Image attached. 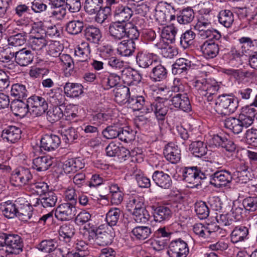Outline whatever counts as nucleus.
I'll use <instances>...</instances> for the list:
<instances>
[{"label":"nucleus","instance_id":"nucleus-53","mask_svg":"<svg viewBox=\"0 0 257 257\" xmlns=\"http://www.w3.org/2000/svg\"><path fill=\"white\" fill-rule=\"evenodd\" d=\"M118 139L125 143H130L135 138V132L129 126L121 127Z\"/></svg>","mask_w":257,"mask_h":257},{"label":"nucleus","instance_id":"nucleus-25","mask_svg":"<svg viewBox=\"0 0 257 257\" xmlns=\"http://www.w3.org/2000/svg\"><path fill=\"white\" fill-rule=\"evenodd\" d=\"M249 231L247 227L239 225L235 227L230 234L231 241L233 243L244 241L248 238Z\"/></svg>","mask_w":257,"mask_h":257},{"label":"nucleus","instance_id":"nucleus-35","mask_svg":"<svg viewBox=\"0 0 257 257\" xmlns=\"http://www.w3.org/2000/svg\"><path fill=\"white\" fill-rule=\"evenodd\" d=\"M90 53V47L87 42H82L78 46L75 50V54L80 62L86 63L89 59V55Z\"/></svg>","mask_w":257,"mask_h":257},{"label":"nucleus","instance_id":"nucleus-46","mask_svg":"<svg viewBox=\"0 0 257 257\" xmlns=\"http://www.w3.org/2000/svg\"><path fill=\"white\" fill-rule=\"evenodd\" d=\"M64 115L62 109L58 106L50 108L46 114L47 119L53 123L59 120Z\"/></svg>","mask_w":257,"mask_h":257},{"label":"nucleus","instance_id":"nucleus-9","mask_svg":"<svg viewBox=\"0 0 257 257\" xmlns=\"http://www.w3.org/2000/svg\"><path fill=\"white\" fill-rule=\"evenodd\" d=\"M210 177V184L216 187L226 186L232 179L230 172L226 170L217 171Z\"/></svg>","mask_w":257,"mask_h":257},{"label":"nucleus","instance_id":"nucleus-24","mask_svg":"<svg viewBox=\"0 0 257 257\" xmlns=\"http://www.w3.org/2000/svg\"><path fill=\"white\" fill-rule=\"evenodd\" d=\"M11 108L13 113L16 116L24 117L28 113H30L29 102L18 99L14 100L11 105Z\"/></svg>","mask_w":257,"mask_h":257},{"label":"nucleus","instance_id":"nucleus-22","mask_svg":"<svg viewBox=\"0 0 257 257\" xmlns=\"http://www.w3.org/2000/svg\"><path fill=\"white\" fill-rule=\"evenodd\" d=\"M83 33L86 40L94 44H99L102 38L100 30L93 25H87L84 29Z\"/></svg>","mask_w":257,"mask_h":257},{"label":"nucleus","instance_id":"nucleus-2","mask_svg":"<svg viewBox=\"0 0 257 257\" xmlns=\"http://www.w3.org/2000/svg\"><path fill=\"white\" fill-rule=\"evenodd\" d=\"M6 237L5 254L2 255V257H8L9 255L19 254L22 251L23 243L20 236L18 234L7 233Z\"/></svg>","mask_w":257,"mask_h":257},{"label":"nucleus","instance_id":"nucleus-5","mask_svg":"<svg viewBox=\"0 0 257 257\" xmlns=\"http://www.w3.org/2000/svg\"><path fill=\"white\" fill-rule=\"evenodd\" d=\"M194 86L200 95H215L219 90V86L215 80L202 79L194 82Z\"/></svg>","mask_w":257,"mask_h":257},{"label":"nucleus","instance_id":"nucleus-57","mask_svg":"<svg viewBox=\"0 0 257 257\" xmlns=\"http://www.w3.org/2000/svg\"><path fill=\"white\" fill-rule=\"evenodd\" d=\"M11 94L12 96L19 98H24L27 96L28 91L24 85L16 83L11 87Z\"/></svg>","mask_w":257,"mask_h":257},{"label":"nucleus","instance_id":"nucleus-55","mask_svg":"<svg viewBox=\"0 0 257 257\" xmlns=\"http://www.w3.org/2000/svg\"><path fill=\"white\" fill-rule=\"evenodd\" d=\"M27 33L24 31L10 36L8 38L10 45L17 47L25 44L27 41Z\"/></svg>","mask_w":257,"mask_h":257},{"label":"nucleus","instance_id":"nucleus-58","mask_svg":"<svg viewBox=\"0 0 257 257\" xmlns=\"http://www.w3.org/2000/svg\"><path fill=\"white\" fill-rule=\"evenodd\" d=\"M196 34L191 30H187L183 33L180 37V45L184 48L186 49L193 44V40Z\"/></svg>","mask_w":257,"mask_h":257},{"label":"nucleus","instance_id":"nucleus-36","mask_svg":"<svg viewBox=\"0 0 257 257\" xmlns=\"http://www.w3.org/2000/svg\"><path fill=\"white\" fill-rule=\"evenodd\" d=\"M189 150L195 157L201 158L207 153V145L203 142H192L189 145Z\"/></svg>","mask_w":257,"mask_h":257},{"label":"nucleus","instance_id":"nucleus-19","mask_svg":"<svg viewBox=\"0 0 257 257\" xmlns=\"http://www.w3.org/2000/svg\"><path fill=\"white\" fill-rule=\"evenodd\" d=\"M201 50L204 57L207 59L215 57L219 50V46L216 41H206L201 46Z\"/></svg>","mask_w":257,"mask_h":257},{"label":"nucleus","instance_id":"nucleus-40","mask_svg":"<svg viewBox=\"0 0 257 257\" xmlns=\"http://www.w3.org/2000/svg\"><path fill=\"white\" fill-rule=\"evenodd\" d=\"M153 67L151 73V77L155 81H161L165 80L167 77V70L166 68L161 64L155 65Z\"/></svg>","mask_w":257,"mask_h":257},{"label":"nucleus","instance_id":"nucleus-39","mask_svg":"<svg viewBox=\"0 0 257 257\" xmlns=\"http://www.w3.org/2000/svg\"><path fill=\"white\" fill-rule=\"evenodd\" d=\"M103 0H85L84 5L85 12L89 15H93L101 10Z\"/></svg>","mask_w":257,"mask_h":257},{"label":"nucleus","instance_id":"nucleus-13","mask_svg":"<svg viewBox=\"0 0 257 257\" xmlns=\"http://www.w3.org/2000/svg\"><path fill=\"white\" fill-rule=\"evenodd\" d=\"M169 101L175 108H179L184 111H189L191 109L189 98L186 93L175 94L169 99Z\"/></svg>","mask_w":257,"mask_h":257},{"label":"nucleus","instance_id":"nucleus-59","mask_svg":"<svg viewBox=\"0 0 257 257\" xmlns=\"http://www.w3.org/2000/svg\"><path fill=\"white\" fill-rule=\"evenodd\" d=\"M200 35L203 38H207V41H217L221 37L220 33L216 30L208 28L199 32Z\"/></svg>","mask_w":257,"mask_h":257},{"label":"nucleus","instance_id":"nucleus-63","mask_svg":"<svg viewBox=\"0 0 257 257\" xmlns=\"http://www.w3.org/2000/svg\"><path fill=\"white\" fill-rule=\"evenodd\" d=\"M249 110L251 111L252 113L250 114V115H248L246 114L241 113L238 116V118L240 121V123L242 130L244 127L246 128L253 123L254 120V113L255 109L253 108H248V110Z\"/></svg>","mask_w":257,"mask_h":257},{"label":"nucleus","instance_id":"nucleus-38","mask_svg":"<svg viewBox=\"0 0 257 257\" xmlns=\"http://www.w3.org/2000/svg\"><path fill=\"white\" fill-rule=\"evenodd\" d=\"M59 232L61 239L69 242L75 234V229L73 224L65 223L60 227Z\"/></svg>","mask_w":257,"mask_h":257},{"label":"nucleus","instance_id":"nucleus-49","mask_svg":"<svg viewBox=\"0 0 257 257\" xmlns=\"http://www.w3.org/2000/svg\"><path fill=\"white\" fill-rule=\"evenodd\" d=\"M107 156L115 157L121 155V153H126L127 154L130 151L123 147H119L114 142H111L105 148Z\"/></svg>","mask_w":257,"mask_h":257},{"label":"nucleus","instance_id":"nucleus-7","mask_svg":"<svg viewBox=\"0 0 257 257\" xmlns=\"http://www.w3.org/2000/svg\"><path fill=\"white\" fill-rule=\"evenodd\" d=\"M33 176L28 169L21 168L15 170L11 177V182L14 186H22L29 184Z\"/></svg>","mask_w":257,"mask_h":257},{"label":"nucleus","instance_id":"nucleus-60","mask_svg":"<svg viewBox=\"0 0 257 257\" xmlns=\"http://www.w3.org/2000/svg\"><path fill=\"white\" fill-rule=\"evenodd\" d=\"M195 211L201 219L206 218L209 214V208L203 201L197 202L195 204Z\"/></svg>","mask_w":257,"mask_h":257},{"label":"nucleus","instance_id":"nucleus-32","mask_svg":"<svg viewBox=\"0 0 257 257\" xmlns=\"http://www.w3.org/2000/svg\"><path fill=\"white\" fill-rule=\"evenodd\" d=\"M84 164L78 158H72L66 161L63 165V170L65 173H75L82 169Z\"/></svg>","mask_w":257,"mask_h":257},{"label":"nucleus","instance_id":"nucleus-44","mask_svg":"<svg viewBox=\"0 0 257 257\" xmlns=\"http://www.w3.org/2000/svg\"><path fill=\"white\" fill-rule=\"evenodd\" d=\"M194 12L192 9L187 8L182 10L179 16L177 17V21L181 24L190 23L194 19Z\"/></svg>","mask_w":257,"mask_h":257},{"label":"nucleus","instance_id":"nucleus-15","mask_svg":"<svg viewBox=\"0 0 257 257\" xmlns=\"http://www.w3.org/2000/svg\"><path fill=\"white\" fill-rule=\"evenodd\" d=\"M22 131L19 127L9 125L5 128L2 132V137L4 140L15 143L21 138Z\"/></svg>","mask_w":257,"mask_h":257},{"label":"nucleus","instance_id":"nucleus-6","mask_svg":"<svg viewBox=\"0 0 257 257\" xmlns=\"http://www.w3.org/2000/svg\"><path fill=\"white\" fill-rule=\"evenodd\" d=\"M188 253L187 243L181 238L172 240L169 245L167 251L170 257H186Z\"/></svg>","mask_w":257,"mask_h":257},{"label":"nucleus","instance_id":"nucleus-29","mask_svg":"<svg viewBox=\"0 0 257 257\" xmlns=\"http://www.w3.org/2000/svg\"><path fill=\"white\" fill-rule=\"evenodd\" d=\"M191 67V61L185 59H178L172 65V72L174 75H184Z\"/></svg>","mask_w":257,"mask_h":257},{"label":"nucleus","instance_id":"nucleus-11","mask_svg":"<svg viewBox=\"0 0 257 257\" xmlns=\"http://www.w3.org/2000/svg\"><path fill=\"white\" fill-rule=\"evenodd\" d=\"M108 34L111 39L118 42L126 38L125 23L112 22L109 25Z\"/></svg>","mask_w":257,"mask_h":257},{"label":"nucleus","instance_id":"nucleus-3","mask_svg":"<svg viewBox=\"0 0 257 257\" xmlns=\"http://www.w3.org/2000/svg\"><path fill=\"white\" fill-rule=\"evenodd\" d=\"M183 180L193 187L201 185L200 181L206 178L205 173L197 167H186L183 168Z\"/></svg>","mask_w":257,"mask_h":257},{"label":"nucleus","instance_id":"nucleus-51","mask_svg":"<svg viewBox=\"0 0 257 257\" xmlns=\"http://www.w3.org/2000/svg\"><path fill=\"white\" fill-rule=\"evenodd\" d=\"M50 101L54 105L61 106L64 104L65 96L59 90L51 89L47 93Z\"/></svg>","mask_w":257,"mask_h":257},{"label":"nucleus","instance_id":"nucleus-16","mask_svg":"<svg viewBox=\"0 0 257 257\" xmlns=\"http://www.w3.org/2000/svg\"><path fill=\"white\" fill-rule=\"evenodd\" d=\"M181 151L178 146L173 143H168L163 151L165 158L171 163L176 164L181 159Z\"/></svg>","mask_w":257,"mask_h":257},{"label":"nucleus","instance_id":"nucleus-56","mask_svg":"<svg viewBox=\"0 0 257 257\" xmlns=\"http://www.w3.org/2000/svg\"><path fill=\"white\" fill-rule=\"evenodd\" d=\"M144 206V198L140 196H134L130 198L127 207L128 211L135 212L139 209L141 210V208H145Z\"/></svg>","mask_w":257,"mask_h":257},{"label":"nucleus","instance_id":"nucleus-48","mask_svg":"<svg viewBox=\"0 0 257 257\" xmlns=\"http://www.w3.org/2000/svg\"><path fill=\"white\" fill-rule=\"evenodd\" d=\"M128 104L134 111L142 110L146 104V100L143 96L129 97Z\"/></svg>","mask_w":257,"mask_h":257},{"label":"nucleus","instance_id":"nucleus-26","mask_svg":"<svg viewBox=\"0 0 257 257\" xmlns=\"http://www.w3.org/2000/svg\"><path fill=\"white\" fill-rule=\"evenodd\" d=\"M53 158L49 156L37 157L33 159L32 168L37 171H45L52 165Z\"/></svg>","mask_w":257,"mask_h":257},{"label":"nucleus","instance_id":"nucleus-34","mask_svg":"<svg viewBox=\"0 0 257 257\" xmlns=\"http://www.w3.org/2000/svg\"><path fill=\"white\" fill-rule=\"evenodd\" d=\"M121 71L123 80L128 85L137 84L142 79L141 75L137 71L127 69Z\"/></svg>","mask_w":257,"mask_h":257},{"label":"nucleus","instance_id":"nucleus-64","mask_svg":"<svg viewBox=\"0 0 257 257\" xmlns=\"http://www.w3.org/2000/svg\"><path fill=\"white\" fill-rule=\"evenodd\" d=\"M256 41V40H252L248 37H242L239 38L238 42L241 45V53L242 54L248 53L251 48L254 46V42Z\"/></svg>","mask_w":257,"mask_h":257},{"label":"nucleus","instance_id":"nucleus-14","mask_svg":"<svg viewBox=\"0 0 257 257\" xmlns=\"http://www.w3.org/2000/svg\"><path fill=\"white\" fill-rule=\"evenodd\" d=\"M41 147L47 151H52L58 148L61 144L60 137L54 134H46L41 138Z\"/></svg>","mask_w":257,"mask_h":257},{"label":"nucleus","instance_id":"nucleus-10","mask_svg":"<svg viewBox=\"0 0 257 257\" xmlns=\"http://www.w3.org/2000/svg\"><path fill=\"white\" fill-rule=\"evenodd\" d=\"M169 103V99L162 98L153 102L154 112L160 124H163V122L165 119L168 111Z\"/></svg>","mask_w":257,"mask_h":257},{"label":"nucleus","instance_id":"nucleus-50","mask_svg":"<svg viewBox=\"0 0 257 257\" xmlns=\"http://www.w3.org/2000/svg\"><path fill=\"white\" fill-rule=\"evenodd\" d=\"M120 126L119 124L114 123L107 126L102 132L103 136L106 139H113L118 138Z\"/></svg>","mask_w":257,"mask_h":257},{"label":"nucleus","instance_id":"nucleus-8","mask_svg":"<svg viewBox=\"0 0 257 257\" xmlns=\"http://www.w3.org/2000/svg\"><path fill=\"white\" fill-rule=\"evenodd\" d=\"M76 209L75 205L69 203L59 205L55 210V216L59 220H70L75 215Z\"/></svg>","mask_w":257,"mask_h":257},{"label":"nucleus","instance_id":"nucleus-42","mask_svg":"<svg viewBox=\"0 0 257 257\" xmlns=\"http://www.w3.org/2000/svg\"><path fill=\"white\" fill-rule=\"evenodd\" d=\"M240 122L238 118L229 117L223 121V123L226 128L230 130L234 134H239L242 131Z\"/></svg>","mask_w":257,"mask_h":257},{"label":"nucleus","instance_id":"nucleus-54","mask_svg":"<svg viewBox=\"0 0 257 257\" xmlns=\"http://www.w3.org/2000/svg\"><path fill=\"white\" fill-rule=\"evenodd\" d=\"M242 205L246 211L249 212L257 211V196L245 197L242 200Z\"/></svg>","mask_w":257,"mask_h":257},{"label":"nucleus","instance_id":"nucleus-27","mask_svg":"<svg viewBox=\"0 0 257 257\" xmlns=\"http://www.w3.org/2000/svg\"><path fill=\"white\" fill-rule=\"evenodd\" d=\"M153 55L143 51H140L136 56L137 64L141 67L146 68L149 66H154L157 63L156 60L153 59Z\"/></svg>","mask_w":257,"mask_h":257},{"label":"nucleus","instance_id":"nucleus-31","mask_svg":"<svg viewBox=\"0 0 257 257\" xmlns=\"http://www.w3.org/2000/svg\"><path fill=\"white\" fill-rule=\"evenodd\" d=\"M64 93L69 97H77L83 92V86L78 83L67 82L64 86Z\"/></svg>","mask_w":257,"mask_h":257},{"label":"nucleus","instance_id":"nucleus-33","mask_svg":"<svg viewBox=\"0 0 257 257\" xmlns=\"http://www.w3.org/2000/svg\"><path fill=\"white\" fill-rule=\"evenodd\" d=\"M114 93V99L115 101L120 104H123L128 103L130 95V89L124 85H119L113 90Z\"/></svg>","mask_w":257,"mask_h":257},{"label":"nucleus","instance_id":"nucleus-23","mask_svg":"<svg viewBox=\"0 0 257 257\" xmlns=\"http://www.w3.org/2000/svg\"><path fill=\"white\" fill-rule=\"evenodd\" d=\"M33 58L34 55L32 51L26 48L15 52V61L21 66H26L31 63Z\"/></svg>","mask_w":257,"mask_h":257},{"label":"nucleus","instance_id":"nucleus-37","mask_svg":"<svg viewBox=\"0 0 257 257\" xmlns=\"http://www.w3.org/2000/svg\"><path fill=\"white\" fill-rule=\"evenodd\" d=\"M61 65L65 69V75L69 77L73 72L74 62L72 58L68 54H63L57 59Z\"/></svg>","mask_w":257,"mask_h":257},{"label":"nucleus","instance_id":"nucleus-20","mask_svg":"<svg viewBox=\"0 0 257 257\" xmlns=\"http://www.w3.org/2000/svg\"><path fill=\"white\" fill-rule=\"evenodd\" d=\"M114 236V232L112 227H107L106 230L98 229L96 239V244L99 246L110 244L112 241Z\"/></svg>","mask_w":257,"mask_h":257},{"label":"nucleus","instance_id":"nucleus-47","mask_svg":"<svg viewBox=\"0 0 257 257\" xmlns=\"http://www.w3.org/2000/svg\"><path fill=\"white\" fill-rule=\"evenodd\" d=\"M84 24L82 21H71L66 24V30L70 34L77 35L82 32Z\"/></svg>","mask_w":257,"mask_h":257},{"label":"nucleus","instance_id":"nucleus-62","mask_svg":"<svg viewBox=\"0 0 257 257\" xmlns=\"http://www.w3.org/2000/svg\"><path fill=\"white\" fill-rule=\"evenodd\" d=\"M151 247L155 250L160 251L165 248L168 244V239L156 237L149 240Z\"/></svg>","mask_w":257,"mask_h":257},{"label":"nucleus","instance_id":"nucleus-28","mask_svg":"<svg viewBox=\"0 0 257 257\" xmlns=\"http://www.w3.org/2000/svg\"><path fill=\"white\" fill-rule=\"evenodd\" d=\"M58 198L56 194L50 191L40 198L37 199L35 206L41 205L44 208H52L55 206Z\"/></svg>","mask_w":257,"mask_h":257},{"label":"nucleus","instance_id":"nucleus-30","mask_svg":"<svg viewBox=\"0 0 257 257\" xmlns=\"http://www.w3.org/2000/svg\"><path fill=\"white\" fill-rule=\"evenodd\" d=\"M136 49L134 41L124 40L118 43L117 52L121 56H130L133 54Z\"/></svg>","mask_w":257,"mask_h":257},{"label":"nucleus","instance_id":"nucleus-61","mask_svg":"<svg viewBox=\"0 0 257 257\" xmlns=\"http://www.w3.org/2000/svg\"><path fill=\"white\" fill-rule=\"evenodd\" d=\"M4 215L8 218L17 216V211L14 203L6 202L1 206Z\"/></svg>","mask_w":257,"mask_h":257},{"label":"nucleus","instance_id":"nucleus-18","mask_svg":"<svg viewBox=\"0 0 257 257\" xmlns=\"http://www.w3.org/2000/svg\"><path fill=\"white\" fill-rule=\"evenodd\" d=\"M152 179L155 184L162 188L169 189L172 186L171 177L162 171H155L152 175Z\"/></svg>","mask_w":257,"mask_h":257},{"label":"nucleus","instance_id":"nucleus-4","mask_svg":"<svg viewBox=\"0 0 257 257\" xmlns=\"http://www.w3.org/2000/svg\"><path fill=\"white\" fill-rule=\"evenodd\" d=\"M30 114L33 116H39L44 114L48 107V103L42 96L34 95L27 99Z\"/></svg>","mask_w":257,"mask_h":257},{"label":"nucleus","instance_id":"nucleus-12","mask_svg":"<svg viewBox=\"0 0 257 257\" xmlns=\"http://www.w3.org/2000/svg\"><path fill=\"white\" fill-rule=\"evenodd\" d=\"M112 14L115 22L125 23L128 21L133 15L131 8L122 4L118 5L112 12Z\"/></svg>","mask_w":257,"mask_h":257},{"label":"nucleus","instance_id":"nucleus-21","mask_svg":"<svg viewBox=\"0 0 257 257\" xmlns=\"http://www.w3.org/2000/svg\"><path fill=\"white\" fill-rule=\"evenodd\" d=\"M100 79L101 86L105 90H109L113 87L116 88L120 85V77L115 73L101 75Z\"/></svg>","mask_w":257,"mask_h":257},{"label":"nucleus","instance_id":"nucleus-52","mask_svg":"<svg viewBox=\"0 0 257 257\" xmlns=\"http://www.w3.org/2000/svg\"><path fill=\"white\" fill-rule=\"evenodd\" d=\"M121 214V210L118 208H112L106 215V221L109 227L116 225Z\"/></svg>","mask_w":257,"mask_h":257},{"label":"nucleus","instance_id":"nucleus-17","mask_svg":"<svg viewBox=\"0 0 257 257\" xmlns=\"http://www.w3.org/2000/svg\"><path fill=\"white\" fill-rule=\"evenodd\" d=\"M153 214L154 220L160 223H164L168 221L172 216V212L169 207L159 206L153 207Z\"/></svg>","mask_w":257,"mask_h":257},{"label":"nucleus","instance_id":"nucleus-1","mask_svg":"<svg viewBox=\"0 0 257 257\" xmlns=\"http://www.w3.org/2000/svg\"><path fill=\"white\" fill-rule=\"evenodd\" d=\"M214 109L218 114L228 115L233 113L237 108V101L232 96L223 94L215 100Z\"/></svg>","mask_w":257,"mask_h":257},{"label":"nucleus","instance_id":"nucleus-43","mask_svg":"<svg viewBox=\"0 0 257 257\" xmlns=\"http://www.w3.org/2000/svg\"><path fill=\"white\" fill-rule=\"evenodd\" d=\"M177 29L173 25L168 26L163 28L161 32L162 40L167 41V43H173L175 42Z\"/></svg>","mask_w":257,"mask_h":257},{"label":"nucleus","instance_id":"nucleus-41","mask_svg":"<svg viewBox=\"0 0 257 257\" xmlns=\"http://www.w3.org/2000/svg\"><path fill=\"white\" fill-rule=\"evenodd\" d=\"M217 17L220 24L226 28L230 27L234 22L233 14L229 10L220 11Z\"/></svg>","mask_w":257,"mask_h":257},{"label":"nucleus","instance_id":"nucleus-45","mask_svg":"<svg viewBox=\"0 0 257 257\" xmlns=\"http://www.w3.org/2000/svg\"><path fill=\"white\" fill-rule=\"evenodd\" d=\"M152 231L148 226H137L132 231V234L139 240H144L148 238Z\"/></svg>","mask_w":257,"mask_h":257}]
</instances>
